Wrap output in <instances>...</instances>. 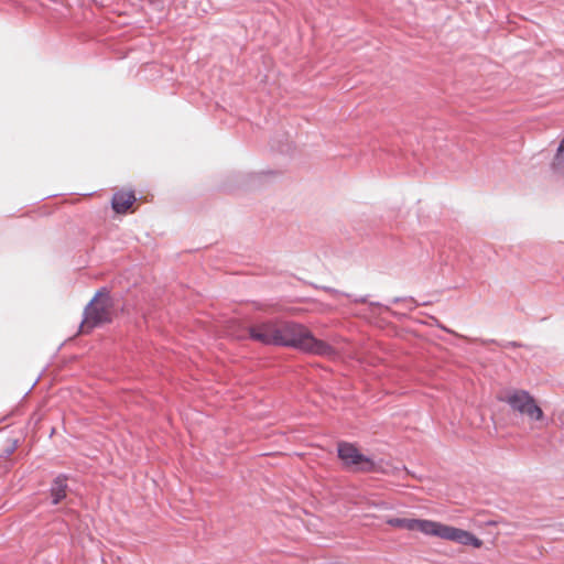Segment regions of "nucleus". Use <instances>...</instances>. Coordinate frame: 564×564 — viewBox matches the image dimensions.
Here are the masks:
<instances>
[{
    "label": "nucleus",
    "mask_w": 564,
    "mask_h": 564,
    "mask_svg": "<svg viewBox=\"0 0 564 564\" xmlns=\"http://www.w3.org/2000/svg\"><path fill=\"white\" fill-rule=\"evenodd\" d=\"M275 345L278 347H290L306 354L317 356H332L334 347L325 340L316 338L304 325L295 322H285L278 326L275 332Z\"/></svg>",
    "instance_id": "f257e3e1"
},
{
    "label": "nucleus",
    "mask_w": 564,
    "mask_h": 564,
    "mask_svg": "<svg viewBox=\"0 0 564 564\" xmlns=\"http://www.w3.org/2000/svg\"><path fill=\"white\" fill-rule=\"evenodd\" d=\"M113 300L108 288L98 289L84 308L83 321L78 334H88L96 327L112 322L111 308Z\"/></svg>",
    "instance_id": "f03ea898"
},
{
    "label": "nucleus",
    "mask_w": 564,
    "mask_h": 564,
    "mask_svg": "<svg viewBox=\"0 0 564 564\" xmlns=\"http://www.w3.org/2000/svg\"><path fill=\"white\" fill-rule=\"evenodd\" d=\"M337 457L345 470L351 473L373 474L386 473L383 460L361 453L355 443L340 441L337 443Z\"/></svg>",
    "instance_id": "7ed1b4c3"
},
{
    "label": "nucleus",
    "mask_w": 564,
    "mask_h": 564,
    "mask_svg": "<svg viewBox=\"0 0 564 564\" xmlns=\"http://www.w3.org/2000/svg\"><path fill=\"white\" fill-rule=\"evenodd\" d=\"M501 400L506 401L512 410L529 416L532 421H540L543 419L544 414L542 409L536 404L534 398L527 390H514L506 399Z\"/></svg>",
    "instance_id": "20e7f679"
},
{
    "label": "nucleus",
    "mask_w": 564,
    "mask_h": 564,
    "mask_svg": "<svg viewBox=\"0 0 564 564\" xmlns=\"http://www.w3.org/2000/svg\"><path fill=\"white\" fill-rule=\"evenodd\" d=\"M275 332H278L276 323L273 319H265L249 326L248 336H241L240 339L249 338L264 346H274Z\"/></svg>",
    "instance_id": "39448f33"
},
{
    "label": "nucleus",
    "mask_w": 564,
    "mask_h": 564,
    "mask_svg": "<svg viewBox=\"0 0 564 564\" xmlns=\"http://www.w3.org/2000/svg\"><path fill=\"white\" fill-rule=\"evenodd\" d=\"M386 522L387 524L399 529H456L453 525L443 524L441 522L415 518L392 517L388 518Z\"/></svg>",
    "instance_id": "423d86ee"
},
{
    "label": "nucleus",
    "mask_w": 564,
    "mask_h": 564,
    "mask_svg": "<svg viewBox=\"0 0 564 564\" xmlns=\"http://www.w3.org/2000/svg\"><path fill=\"white\" fill-rule=\"evenodd\" d=\"M425 534L435 535L443 540L456 542L462 545H471L479 549L482 541L474 535L470 531H422Z\"/></svg>",
    "instance_id": "0eeeda50"
},
{
    "label": "nucleus",
    "mask_w": 564,
    "mask_h": 564,
    "mask_svg": "<svg viewBox=\"0 0 564 564\" xmlns=\"http://www.w3.org/2000/svg\"><path fill=\"white\" fill-rule=\"evenodd\" d=\"M69 475L61 473L51 482L47 496L51 505L56 506L67 497Z\"/></svg>",
    "instance_id": "6e6552de"
},
{
    "label": "nucleus",
    "mask_w": 564,
    "mask_h": 564,
    "mask_svg": "<svg viewBox=\"0 0 564 564\" xmlns=\"http://www.w3.org/2000/svg\"><path fill=\"white\" fill-rule=\"evenodd\" d=\"M135 202V194L130 192H116L111 199V207L117 214H124Z\"/></svg>",
    "instance_id": "1a4fd4ad"
},
{
    "label": "nucleus",
    "mask_w": 564,
    "mask_h": 564,
    "mask_svg": "<svg viewBox=\"0 0 564 564\" xmlns=\"http://www.w3.org/2000/svg\"><path fill=\"white\" fill-rule=\"evenodd\" d=\"M550 169L556 178L564 180V138L557 145L556 152L550 164Z\"/></svg>",
    "instance_id": "9d476101"
},
{
    "label": "nucleus",
    "mask_w": 564,
    "mask_h": 564,
    "mask_svg": "<svg viewBox=\"0 0 564 564\" xmlns=\"http://www.w3.org/2000/svg\"><path fill=\"white\" fill-rule=\"evenodd\" d=\"M341 295L350 299L354 303H368V295L355 296L349 293H341ZM369 305L375 306V307H382L386 311L391 312L392 315L398 316V317L403 316L402 314H398L397 312L391 311L389 306L383 305L380 302H369Z\"/></svg>",
    "instance_id": "9b49d317"
},
{
    "label": "nucleus",
    "mask_w": 564,
    "mask_h": 564,
    "mask_svg": "<svg viewBox=\"0 0 564 564\" xmlns=\"http://www.w3.org/2000/svg\"><path fill=\"white\" fill-rule=\"evenodd\" d=\"M408 303V308L410 311L414 310L416 306L420 305L417 301H415L412 296H397L391 300L392 304H399V303Z\"/></svg>",
    "instance_id": "f8f14e48"
},
{
    "label": "nucleus",
    "mask_w": 564,
    "mask_h": 564,
    "mask_svg": "<svg viewBox=\"0 0 564 564\" xmlns=\"http://www.w3.org/2000/svg\"><path fill=\"white\" fill-rule=\"evenodd\" d=\"M17 447H18V441L14 440L10 446H8V447H6L3 449L2 454L0 455V457H2V458L10 457L15 452Z\"/></svg>",
    "instance_id": "ddd939ff"
},
{
    "label": "nucleus",
    "mask_w": 564,
    "mask_h": 564,
    "mask_svg": "<svg viewBox=\"0 0 564 564\" xmlns=\"http://www.w3.org/2000/svg\"><path fill=\"white\" fill-rule=\"evenodd\" d=\"M431 319H432L431 325H434V326H436V327L441 328L442 330H444V332H446V333H448V334H453V335L457 336V334H456L454 330H452V329L447 328V327H446L444 324H442V323H441L436 317L431 316Z\"/></svg>",
    "instance_id": "4468645a"
},
{
    "label": "nucleus",
    "mask_w": 564,
    "mask_h": 564,
    "mask_svg": "<svg viewBox=\"0 0 564 564\" xmlns=\"http://www.w3.org/2000/svg\"><path fill=\"white\" fill-rule=\"evenodd\" d=\"M497 524L496 521L488 519V520H477L474 524L476 529H482L485 525H495Z\"/></svg>",
    "instance_id": "2eb2a0df"
},
{
    "label": "nucleus",
    "mask_w": 564,
    "mask_h": 564,
    "mask_svg": "<svg viewBox=\"0 0 564 564\" xmlns=\"http://www.w3.org/2000/svg\"><path fill=\"white\" fill-rule=\"evenodd\" d=\"M324 290H325L327 293H329V294H334V295H338V294H340V295H341V293H343V292H340V291H338V290H336V289H334V288H329V286H325V288H324Z\"/></svg>",
    "instance_id": "dca6fc26"
},
{
    "label": "nucleus",
    "mask_w": 564,
    "mask_h": 564,
    "mask_svg": "<svg viewBox=\"0 0 564 564\" xmlns=\"http://www.w3.org/2000/svg\"><path fill=\"white\" fill-rule=\"evenodd\" d=\"M521 345L517 341H507L503 347H520Z\"/></svg>",
    "instance_id": "f3484780"
}]
</instances>
